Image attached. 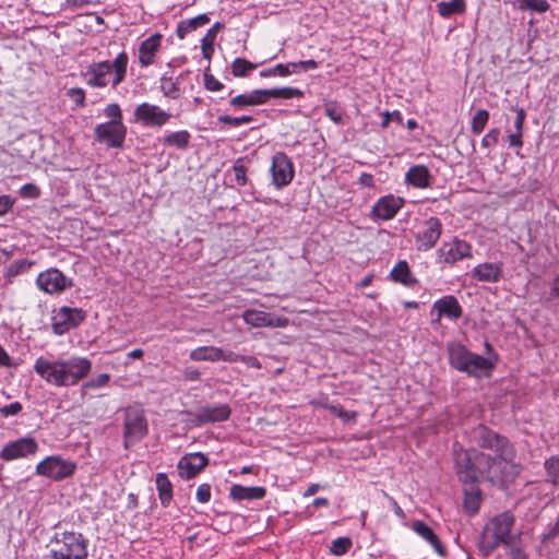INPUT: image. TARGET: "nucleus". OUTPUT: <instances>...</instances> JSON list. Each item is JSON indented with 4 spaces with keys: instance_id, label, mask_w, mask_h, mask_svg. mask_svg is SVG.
Masks as SVG:
<instances>
[{
    "instance_id": "e433bc0d",
    "label": "nucleus",
    "mask_w": 559,
    "mask_h": 559,
    "mask_svg": "<svg viewBox=\"0 0 559 559\" xmlns=\"http://www.w3.org/2000/svg\"><path fill=\"white\" fill-rule=\"evenodd\" d=\"M222 24L215 23L206 33V35L201 40V49L202 55L205 59L210 60L212 58V55L214 52V39L216 37V33L221 29Z\"/></svg>"
},
{
    "instance_id": "9b49d317",
    "label": "nucleus",
    "mask_w": 559,
    "mask_h": 559,
    "mask_svg": "<svg viewBox=\"0 0 559 559\" xmlns=\"http://www.w3.org/2000/svg\"><path fill=\"white\" fill-rule=\"evenodd\" d=\"M133 116L135 122L147 128H160L168 123L171 118L169 111L146 102L136 106Z\"/></svg>"
},
{
    "instance_id": "a19ab883",
    "label": "nucleus",
    "mask_w": 559,
    "mask_h": 559,
    "mask_svg": "<svg viewBox=\"0 0 559 559\" xmlns=\"http://www.w3.org/2000/svg\"><path fill=\"white\" fill-rule=\"evenodd\" d=\"M489 120V112L486 109H478L472 119L471 130L474 134H480Z\"/></svg>"
},
{
    "instance_id": "412c9836",
    "label": "nucleus",
    "mask_w": 559,
    "mask_h": 559,
    "mask_svg": "<svg viewBox=\"0 0 559 559\" xmlns=\"http://www.w3.org/2000/svg\"><path fill=\"white\" fill-rule=\"evenodd\" d=\"M243 321L252 328H285L288 319L284 317H275L272 313L248 309L242 313Z\"/></svg>"
},
{
    "instance_id": "bf43d9fd",
    "label": "nucleus",
    "mask_w": 559,
    "mask_h": 559,
    "mask_svg": "<svg viewBox=\"0 0 559 559\" xmlns=\"http://www.w3.org/2000/svg\"><path fill=\"white\" fill-rule=\"evenodd\" d=\"M513 109L516 112V117L514 120V132L523 134V127L526 119V112L523 108L514 107Z\"/></svg>"
},
{
    "instance_id": "052dcab7",
    "label": "nucleus",
    "mask_w": 559,
    "mask_h": 559,
    "mask_svg": "<svg viewBox=\"0 0 559 559\" xmlns=\"http://www.w3.org/2000/svg\"><path fill=\"white\" fill-rule=\"evenodd\" d=\"M204 85L206 90L212 92L221 91L224 87V84L219 82L216 78H214L212 74H204Z\"/></svg>"
},
{
    "instance_id": "c9c22d12",
    "label": "nucleus",
    "mask_w": 559,
    "mask_h": 559,
    "mask_svg": "<svg viewBox=\"0 0 559 559\" xmlns=\"http://www.w3.org/2000/svg\"><path fill=\"white\" fill-rule=\"evenodd\" d=\"M438 13L442 17H449L456 13H463L466 9L465 0L442 1L437 4Z\"/></svg>"
},
{
    "instance_id": "1a4fd4ad",
    "label": "nucleus",
    "mask_w": 559,
    "mask_h": 559,
    "mask_svg": "<svg viewBox=\"0 0 559 559\" xmlns=\"http://www.w3.org/2000/svg\"><path fill=\"white\" fill-rule=\"evenodd\" d=\"M472 258V246L457 237H453L436 251V262L442 266H453L456 262Z\"/></svg>"
},
{
    "instance_id": "aec40b11",
    "label": "nucleus",
    "mask_w": 559,
    "mask_h": 559,
    "mask_svg": "<svg viewBox=\"0 0 559 559\" xmlns=\"http://www.w3.org/2000/svg\"><path fill=\"white\" fill-rule=\"evenodd\" d=\"M231 409L227 404L206 405L192 414V423L202 426L210 423L225 421L230 417Z\"/></svg>"
},
{
    "instance_id": "39448f33",
    "label": "nucleus",
    "mask_w": 559,
    "mask_h": 559,
    "mask_svg": "<svg viewBox=\"0 0 559 559\" xmlns=\"http://www.w3.org/2000/svg\"><path fill=\"white\" fill-rule=\"evenodd\" d=\"M447 349L451 367L468 376L479 377L481 372L492 368L489 359L469 352L459 342L448 343Z\"/></svg>"
},
{
    "instance_id": "6e6d98bb",
    "label": "nucleus",
    "mask_w": 559,
    "mask_h": 559,
    "mask_svg": "<svg viewBox=\"0 0 559 559\" xmlns=\"http://www.w3.org/2000/svg\"><path fill=\"white\" fill-rule=\"evenodd\" d=\"M325 408H328L331 413H333L334 415H336L337 417H340L344 420L354 419L356 416V414L354 412L349 413V412L345 411L343 408V406H341L338 404L337 405L326 404Z\"/></svg>"
},
{
    "instance_id": "8fccbe9b",
    "label": "nucleus",
    "mask_w": 559,
    "mask_h": 559,
    "mask_svg": "<svg viewBox=\"0 0 559 559\" xmlns=\"http://www.w3.org/2000/svg\"><path fill=\"white\" fill-rule=\"evenodd\" d=\"M106 117L110 118L109 122H122V112L118 104L112 103L106 106L104 109Z\"/></svg>"
},
{
    "instance_id": "603ef678",
    "label": "nucleus",
    "mask_w": 559,
    "mask_h": 559,
    "mask_svg": "<svg viewBox=\"0 0 559 559\" xmlns=\"http://www.w3.org/2000/svg\"><path fill=\"white\" fill-rule=\"evenodd\" d=\"M67 95L75 103L78 107L85 106V92L81 87H71L68 90Z\"/></svg>"
},
{
    "instance_id": "864d4df0",
    "label": "nucleus",
    "mask_w": 559,
    "mask_h": 559,
    "mask_svg": "<svg viewBox=\"0 0 559 559\" xmlns=\"http://www.w3.org/2000/svg\"><path fill=\"white\" fill-rule=\"evenodd\" d=\"M23 409V405L20 402H13L11 404L0 407V415L2 417H12L19 415Z\"/></svg>"
},
{
    "instance_id": "f257e3e1",
    "label": "nucleus",
    "mask_w": 559,
    "mask_h": 559,
    "mask_svg": "<svg viewBox=\"0 0 559 559\" xmlns=\"http://www.w3.org/2000/svg\"><path fill=\"white\" fill-rule=\"evenodd\" d=\"M514 459L513 447H507L491 456L475 449L465 450L454 445L455 471L464 484H474L480 477L493 485L510 481L521 469Z\"/></svg>"
},
{
    "instance_id": "9d476101",
    "label": "nucleus",
    "mask_w": 559,
    "mask_h": 559,
    "mask_svg": "<svg viewBox=\"0 0 559 559\" xmlns=\"http://www.w3.org/2000/svg\"><path fill=\"white\" fill-rule=\"evenodd\" d=\"M36 287L47 295H61L73 287V280L57 267L40 272L35 281Z\"/></svg>"
},
{
    "instance_id": "58836bf2",
    "label": "nucleus",
    "mask_w": 559,
    "mask_h": 559,
    "mask_svg": "<svg viewBox=\"0 0 559 559\" xmlns=\"http://www.w3.org/2000/svg\"><path fill=\"white\" fill-rule=\"evenodd\" d=\"M544 467L547 475V481L554 486H559V453L548 457Z\"/></svg>"
},
{
    "instance_id": "20e7f679",
    "label": "nucleus",
    "mask_w": 559,
    "mask_h": 559,
    "mask_svg": "<svg viewBox=\"0 0 559 559\" xmlns=\"http://www.w3.org/2000/svg\"><path fill=\"white\" fill-rule=\"evenodd\" d=\"M514 516L510 511L502 512L492 518L486 525L481 540L480 550L489 555L499 545L511 546L515 538L511 535L514 525Z\"/></svg>"
},
{
    "instance_id": "f3484780",
    "label": "nucleus",
    "mask_w": 559,
    "mask_h": 559,
    "mask_svg": "<svg viewBox=\"0 0 559 559\" xmlns=\"http://www.w3.org/2000/svg\"><path fill=\"white\" fill-rule=\"evenodd\" d=\"M430 314L433 323H439L442 318L456 321L462 317L463 308L455 296L445 295L432 304Z\"/></svg>"
},
{
    "instance_id": "0e129e2a",
    "label": "nucleus",
    "mask_w": 559,
    "mask_h": 559,
    "mask_svg": "<svg viewBox=\"0 0 559 559\" xmlns=\"http://www.w3.org/2000/svg\"><path fill=\"white\" fill-rule=\"evenodd\" d=\"M14 201L10 195H0V216L7 214L13 206Z\"/></svg>"
},
{
    "instance_id": "a211bd4d",
    "label": "nucleus",
    "mask_w": 559,
    "mask_h": 559,
    "mask_svg": "<svg viewBox=\"0 0 559 559\" xmlns=\"http://www.w3.org/2000/svg\"><path fill=\"white\" fill-rule=\"evenodd\" d=\"M94 131L96 139L110 147H121L127 135L123 122H104L97 124Z\"/></svg>"
},
{
    "instance_id": "a18cd8bd",
    "label": "nucleus",
    "mask_w": 559,
    "mask_h": 559,
    "mask_svg": "<svg viewBox=\"0 0 559 559\" xmlns=\"http://www.w3.org/2000/svg\"><path fill=\"white\" fill-rule=\"evenodd\" d=\"M110 376L108 373H99L98 376L91 378L82 385L83 390H96L104 388L108 384Z\"/></svg>"
},
{
    "instance_id": "c85d7f7f",
    "label": "nucleus",
    "mask_w": 559,
    "mask_h": 559,
    "mask_svg": "<svg viewBox=\"0 0 559 559\" xmlns=\"http://www.w3.org/2000/svg\"><path fill=\"white\" fill-rule=\"evenodd\" d=\"M412 530L425 539L439 555H443V547L438 536L425 522L416 520L412 523Z\"/></svg>"
},
{
    "instance_id": "de8ad7c7",
    "label": "nucleus",
    "mask_w": 559,
    "mask_h": 559,
    "mask_svg": "<svg viewBox=\"0 0 559 559\" xmlns=\"http://www.w3.org/2000/svg\"><path fill=\"white\" fill-rule=\"evenodd\" d=\"M218 122L229 124L231 127H240L250 123L254 120L252 116L231 117L229 115H222L217 118Z\"/></svg>"
},
{
    "instance_id": "f704fd0d",
    "label": "nucleus",
    "mask_w": 559,
    "mask_h": 559,
    "mask_svg": "<svg viewBox=\"0 0 559 559\" xmlns=\"http://www.w3.org/2000/svg\"><path fill=\"white\" fill-rule=\"evenodd\" d=\"M264 92L265 103L270 98H283V99H292V98H300L304 96V93L296 87H280V88H270L262 90Z\"/></svg>"
},
{
    "instance_id": "dca6fc26",
    "label": "nucleus",
    "mask_w": 559,
    "mask_h": 559,
    "mask_svg": "<svg viewBox=\"0 0 559 559\" xmlns=\"http://www.w3.org/2000/svg\"><path fill=\"white\" fill-rule=\"evenodd\" d=\"M442 234V223L438 217L426 219L415 235L417 249L428 251L438 242Z\"/></svg>"
},
{
    "instance_id": "0eeeda50",
    "label": "nucleus",
    "mask_w": 559,
    "mask_h": 559,
    "mask_svg": "<svg viewBox=\"0 0 559 559\" xmlns=\"http://www.w3.org/2000/svg\"><path fill=\"white\" fill-rule=\"evenodd\" d=\"M148 432L145 411L140 404L123 409V445L126 449L142 440Z\"/></svg>"
},
{
    "instance_id": "7ed1b4c3",
    "label": "nucleus",
    "mask_w": 559,
    "mask_h": 559,
    "mask_svg": "<svg viewBox=\"0 0 559 559\" xmlns=\"http://www.w3.org/2000/svg\"><path fill=\"white\" fill-rule=\"evenodd\" d=\"M129 56L123 50L114 60L93 62L82 72L84 83L92 88H117L127 78Z\"/></svg>"
},
{
    "instance_id": "49530a36",
    "label": "nucleus",
    "mask_w": 559,
    "mask_h": 559,
    "mask_svg": "<svg viewBox=\"0 0 559 559\" xmlns=\"http://www.w3.org/2000/svg\"><path fill=\"white\" fill-rule=\"evenodd\" d=\"M160 90L165 96L174 99L177 98L179 95V86L170 78H162Z\"/></svg>"
},
{
    "instance_id": "4d7b16f0",
    "label": "nucleus",
    "mask_w": 559,
    "mask_h": 559,
    "mask_svg": "<svg viewBox=\"0 0 559 559\" xmlns=\"http://www.w3.org/2000/svg\"><path fill=\"white\" fill-rule=\"evenodd\" d=\"M20 195L22 198L37 199L40 195V190L34 183H25L20 189Z\"/></svg>"
},
{
    "instance_id": "6e6552de",
    "label": "nucleus",
    "mask_w": 559,
    "mask_h": 559,
    "mask_svg": "<svg viewBox=\"0 0 559 559\" xmlns=\"http://www.w3.org/2000/svg\"><path fill=\"white\" fill-rule=\"evenodd\" d=\"M76 463L60 455L45 457L36 465V474L53 481H61L74 475Z\"/></svg>"
},
{
    "instance_id": "338daca9",
    "label": "nucleus",
    "mask_w": 559,
    "mask_h": 559,
    "mask_svg": "<svg viewBox=\"0 0 559 559\" xmlns=\"http://www.w3.org/2000/svg\"><path fill=\"white\" fill-rule=\"evenodd\" d=\"M522 136H523V134H521L519 132H512L511 134H509L508 135L509 145L514 146V147H522L523 146Z\"/></svg>"
},
{
    "instance_id": "4468645a",
    "label": "nucleus",
    "mask_w": 559,
    "mask_h": 559,
    "mask_svg": "<svg viewBox=\"0 0 559 559\" xmlns=\"http://www.w3.org/2000/svg\"><path fill=\"white\" fill-rule=\"evenodd\" d=\"M37 451V441L32 437H23L8 442L0 451V459L10 462L34 455Z\"/></svg>"
},
{
    "instance_id": "4be33fe9",
    "label": "nucleus",
    "mask_w": 559,
    "mask_h": 559,
    "mask_svg": "<svg viewBox=\"0 0 559 559\" xmlns=\"http://www.w3.org/2000/svg\"><path fill=\"white\" fill-rule=\"evenodd\" d=\"M209 459L201 452L183 455L178 462V472L181 478L191 479L195 477L206 465Z\"/></svg>"
},
{
    "instance_id": "2f4dec72",
    "label": "nucleus",
    "mask_w": 559,
    "mask_h": 559,
    "mask_svg": "<svg viewBox=\"0 0 559 559\" xmlns=\"http://www.w3.org/2000/svg\"><path fill=\"white\" fill-rule=\"evenodd\" d=\"M155 483L160 503L167 508L173 500V485L165 473H158Z\"/></svg>"
},
{
    "instance_id": "2eb2a0df",
    "label": "nucleus",
    "mask_w": 559,
    "mask_h": 559,
    "mask_svg": "<svg viewBox=\"0 0 559 559\" xmlns=\"http://www.w3.org/2000/svg\"><path fill=\"white\" fill-rule=\"evenodd\" d=\"M404 204L405 200L401 197L391 193L383 195L373 204L369 216L373 222L390 221L395 217Z\"/></svg>"
},
{
    "instance_id": "c03bdc74",
    "label": "nucleus",
    "mask_w": 559,
    "mask_h": 559,
    "mask_svg": "<svg viewBox=\"0 0 559 559\" xmlns=\"http://www.w3.org/2000/svg\"><path fill=\"white\" fill-rule=\"evenodd\" d=\"M352 545L349 537H338L331 543L330 551L334 556H343L350 549Z\"/></svg>"
},
{
    "instance_id": "5701e85b",
    "label": "nucleus",
    "mask_w": 559,
    "mask_h": 559,
    "mask_svg": "<svg viewBox=\"0 0 559 559\" xmlns=\"http://www.w3.org/2000/svg\"><path fill=\"white\" fill-rule=\"evenodd\" d=\"M190 359L193 361H227L234 362L236 353L231 350H224L215 346H200L190 352Z\"/></svg>"
},
{
    "instance_id": "09e8293b",
    "label": "nucleus",
    "mask_w": 559,
    "mask_h": 559,
    "mask_svg": "<svg viewBox=\"0 0 559 559\" xmlns=\"http://www.w3.org/2000/svg\"><path fill=\"white\" fill-rule=\"evenodd\" d=\"M324 112L335 123H340L343 120V112L336 102L325 103Z\"/></svg>"
},
{
    "instance_id": "393cba45",
    "label": "nucleus",
    "mask_w": 559,
    "mask_h": 559,
    "mask_svg": "<svg viewBox=\"0 0 559 559\" xmlns=\"http://www.w3.org/2000/svg\"><path fill=\"white\" fill-rule=\"evenodd\" d=\"M472 276L479 282L497 283L502 277V264L489 262L478 264L472 270Z\"/></svg>"
},
{
    "instance_id": "37998d69",
    "label": "nucleus",
    "mask_w": 559,
    "mask_h": 559,
    "mask_svg": "<svg viewBox=\"0 0 559 559\" xmlns=\"http://www.w3.org/2000/svg\"><path fill=\"white\" fill-rule=\"evenodd\" d=\"M521 10H531L538 13H544L549 10L547 0H518Z\"/></svg>"
},
{
    "instance_id": "5fc2aeb1",
    "label": "nucleus",
    "mask_w": 559,
    "mask_h": 559,
    "mask_svg": "<svg viewBox=\"0 0 559 559\" xmlns=\"http://www.w3.org/2000/svg\"><path fill=\"white\" fill-rule=\"evenodd\" d=\"M211 489H212L211 485L207 483H203V484L199 485L197 492H195L197 500L200 503H207L211 500V496H212Z\"/></svg>"
},
{
    "instance_id": "a878e982",
    "label": "nucleus",
    "mask_w": 559,
    "mask_h": 559,
    "mask_svg": "<svg viewBox=\"0 0 559 559\" xmlns=\"http://www.w3.org/2000/svg\"><path fill=\"white\" fill-rule=\"evenodd\" d=\"M405 181L409 186L418 189L430 187L432 176L429 169L424 165L412 166L405 174Z\"/></svg>"
},
{
    "instance_id": "c756f323",
    "label": "nucleus",
    "mask_w": 559,
    "mask_h": 559,
    "mask_svg": "<svg viewBox=\"0 0 559 559\" xmlns=\"http://www.w3.org/2000/svg\"><path fill=\"white\" fill-rule=\"evenodd\" d=\"M210 22L207 14H199L192 19L180 21L176 28V35L179 39H183L188 34L197 28L206 25Z\"/></svg>"
},
{
    "instance_id": "423d86ee",
    "label": "nucleus",
    "mask_w": 559,
    "mask_h": 559,
    "mask_svg": "<svg viewBox=\"0 0 559 559\" xmlns=\"http://www.w3.org/2000/svg\"><path fill=\"white\" fill-rule=\"evenodd\" d=\"M52 559H87V539L80 532H57L51 538Z\"/></svg>"
},
{
    "instance_id": "ea45409f",
    "label": "nucleus",
    "mask_w": 559,
    "mask_h": 559,
    "mask_svg": "<svg viewBox=\"0 0 559 559\" xmlns=\"http://www.w3.org/2000/svg\"><path fill=\"white\" fill-rule=\"evenodd\" d=\"M258 67L257 63H252L243 58H236L231 63V73L236 78L247 76L249 72L253 71Z\"/></svg>"
},
{
    "instance_id": "3c124183",
    "label": "nucleus",
    "mask_w": 559,
    "mask_h": 559,
    "mask_svg": "<svg viewBox=\"0 0 559 559\" xmlns=\"http://www.w3.org/2000/svg\"><path fill=\"white\" fill-rule=\"evenodd\" d=\"M500 131L497 128L489 130V132L481 139V146L491 148L498 144Z\"/></svg>"
},
{
    "instance_id": "7c9ffc66",
    "label": "nucleus",
    "mask_w": 559,
    "mask_h": 559,
    "mask_svg": "<svg viewBox=\"0 0 559 559\" xmlns=\"http://www.w3.org/2000/svg\"><path fill=\"white\" fill-rule=\"evenodd\" d=\"M390 277L404 286L412 287L417 284L406 261H400L390 272Z\"/></svg>"
},
{
    "instance_id": "72a5a7b5",
    "label": "nucleus",
    "mask_w": 559,
    "mask_h": 559,
    "mask_svg": "<svg viewBox=\"0 0 559 559\" xmlns=\"http://www.w3.org/2000/svg\"><path fill=\"white\" fill-rule=\"evenodd\" d=\"M481 503V491L478 487L472 486L464 492V508L471 513L475 514L478 512Z\"/></svg>"
},
{
    "instance_id": "774afa93",
    "label": "nucleus",
    "mask_w": 559,
    "mask_h": 559,
    "mask_svg": "<svg viewBox=\"0 0 559 559\" xmlns=\"http://www.w3.org/2000/svg\"><path fill=\"white\" fill-rule=\"evenodd\" d=\"M549 296L552 299H559V273L551 282Z\"/></svg>"
},
{
    "instance_id": "cd10ccee",
    "label": "nucleus",
    "mask_w": 559,
    "mask_h": 559,
    "mask_svg": "<svg viewBox=\"0 0 559 559\" xmlns=\"http://www.w3.org/2000/svg\"><path fill=\"white\" fill-rule=\"evenodd\" d=\"M266 495V489L262 486L246 487L241 485H233L229 496L233 500H260Z\"/></svg>"
},
{
    "instance_id": "b1692460",
    "label": "nucleus",
    "mask_w": 559,
    "mask_h": 559,
    "mask_svg": "<svg viewBox=\"0 0 559 559\" xmlns=\"http://www.w3.org/2000/svg\"><path fill=\"white\" fill-rule=\"evenodd\" d=\"M163 35L154 33L144 39L139 46V64L141 68H147L155 63L157 53L160 50Z\"/></svg>"
},
{
    "instance_id": "69168bd1",
    "label": "nucleus",
    "mask_w": 559,
    "mask_h": 559,
    "mask_svg": "<svg viewBox=\"0 0 559 559\" xmlns=\"http://www.w3.org/2000/svg\"><path fill=\"white\" fill-rule=\"evenodd\" d=\"M16 364L12 362L11 357L7 353V350L3 348V346L0 344V367H16Z\"/></svg>"
},
{
    "instance_id": "bb28decb",
    "label": "nucleus",
    "mask_w": 559,
    "mask_h": 559,
    "mask_svg": "<svg viewBox=\"0 0 559 559\" xmlns=\"http://www.w3.org/2000/svg\"><path fill=\"white\" fill-rule=\"evenodd\" d=\"M265 104L264 92L254 90L249 93L239 94L229 100V106L234 110H242L247 107Z\"/></svg>"
},
{
    "instance_id": "79ce46f5",
    "label": "nucleus",
    "mask_w": 559,
    "mask_h": 559,
    "mask_svg": "<svg viewBox=\"0 0 559 559\" xmlns=\"http://www.w3.org/2000/svg\"><path fill=\"white\" fill-rule=\"evenodd\" d=\"M230 171L233 173L235 182L238 186L242 187V186H245L247 183V171H248V168L246 166L245 158L236 159V162L234 163Z\"/></svg>"
},
{
    "instance_id": "680f3d73",
    "label": "nucleus",
    "mask_w": 559,
    "mask_h": 559,
    "mask_svg": "<svg viewBox=\"0 0 559 559\" xmlns=\"http://www.w3.org/2000/svg\"><path fill=\"white\" fill-rule=\"evenodd\" d=\"M236 361H241V362L246 364L248 367L255 368V369H260L262 367L259 359L255 358L254 356H243V355L236 354V359L234 360V362H236Z\"/></svg>"
},
{
    "instance_id": "6ab92c4d",
    "label": "nucleus",
    "mask_w": 559,
    "mask_h": 559,
    "mask_svg": "<svg viewBox=\"0 0 559 559\" xmlns=\"http://www.w3.org/2000/svg\"><path fill=\"white\" fill-rule=\"evenodd\" d=\"M475 442L484 448L498 453L507 447H513L506 437L498 435L488 427L479 425L473 431Z\"/></svg>"
},
{
    "instance_id": "473e14b6",
    "label": "nucleus",
    "mask_w": 559,
    "mask_h": 559,
    "mask_svg": "<svg viewBox=\"0 0 559 559\" xmlns=\"http://www.w3.org/2000/svg\"><path fill=\"white\" fill-rule=\"evenodd\" d=\"M190 138L191 135L187 130H180L165 134L162 142L166 146L186 150L189 146Z\"/></svg>"
},
{
    "instance_id": "ddd939ff",
    "label": "nucleus",
    "mask_w": 559,
    "mask_h": 559,
    "mask_svg": "<svg viewBox=\"0 0 559 559\" xmlns=\"http://www.w3.org/2000/svg\"><path fill=\"white\" fill-rule=\"evenodd\" d=\"M85 317L86 314L82 309L63 306L53 312L51 318L52 331L57 335H62L79 326Z\"/></svg>"
},
{
    "instance_id": "13d9d810",
    "label": "nucleus",
    "mask_w": 559,
    "mask_h": 559,
    "mask_svg": "<svg viewBox=\"0 0 559 559\" xmlns=\"http://www.w3.org/2000/svg\"><path fill=\"white\" fill-rule=\"evenodd\" d=\"M276 75L280 76H288L294 72H297V64L296 62H288V63H278L275 66Z\"/></svg>"
},
{
    "instance_id": "e2e57ef3",
    "label": "nucleus",
    "mask_w": 559,
    "mask_h": 559,
    "mask_svg": "<svg viewBox=\"0 0 559 559\" xmlns=\"http://www.w3.org/2000/svg\"><path fill=\"white\" fill-rule=\"evenodd\" d=\"M510 548V555L512 559H527L526 554L524 550L519 546L516 540L512 542L511 546H508Z\"/></svg>"
},
{
    "instance_id": "f03ea898",
    "label": "nucleus",
    "mask_w": 559,
    "mask_h": 559,
    "mask_svg": "<svg viewBox=\"0 0 559 559\" xmlns=\"http://www.w3.org/2000/svg\"><path fill=\"white\" fill-rule=\"evenodd\" d=\"M92 370L86 357L72 356L68 359H49L40 356L35 360L34 371L48 384L68 388L80 383Z\"/></svg>"
},
{
    "instance_id": "4c0bfd02",
    "label": "nucleus",
    "mask_w": 559,
    "mask_h": 559,
    "mask_svg": "<svg viewBox=\"0 0 559 559\" xmlns=\"http://www.w3.org/2000/svg\"><path fill=\"white\" fill-rule=\"evenodd\" d=\"M34 265L33 261L21 259L11 263L4 271L3 277L11 282V280L21 273L27 272Z\"/></svg>"
},
{
    "instance_id": "f8f14e48",
    "label": "nucleus",
    "mask_w": 559,
    "mask_h": 559,
    "mask_svg": "<svg viewBox=\"0 0 559 559\" xmlns=\"http://www.w3.org/2000/svg\"><path fill=\"white\" fill-rule=\"evenodd\" d=\"M270 173L272 185L276 189H282L288 186L294 179V164L284 152H277L272 156Z\"/></svg>"
}]
</instances>
